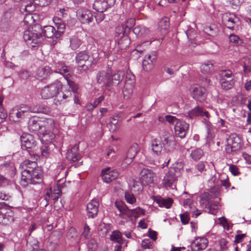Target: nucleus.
Returning <instances> with one entry per match:
<instances>
[{
  "mask_svg": "<svg viewBox=\"0 0 251 251\" xmlns=\"http://www.w3.org/2000/svg\"><path fill=\"white\" fill-rule=\"evenodd\" d=\"M135 81L134 75L130 72H127L126 75L125 84L123 89L125 98L128 99L132 94Z\"/></svg>",
  "mask_w": 251,
  "mask_h": 251,
  "instance_id": "obj_10",
  "label": "nucleus"
},
{
  "mask_svg": "<svg viewBox=\"0 0 251 251\" xmlns=\"http://www.w3.org/2000/svg\"><path fill=\"white\" fill-rule=\"evenodd\" d=\"M99 202L98 200H91L87 205V213L89 218H94L98 212Z\"/></svg>",
  "mask_w": 251,
  "mask_h": 251,
  "instance_id": "obj_22",
  "label": "nucleus"
},
{
  "mask_svg": "<svg viewBox=\"0 0 251 251\" xmlns=\"http://www.w3.org/2000/svg\"><path fill=\"white\" fill-rule=\"evenodd\" d=\"M62 87L61 82L56 80L42 88L41 96L46 100L54 98L53 103L56 106L61 104L63 101H69L73 97L72 94L69 90L64 91L62 94H60Z\"/></svg>",
  "mask_w": 251,
  "mask_h": 251,
  "instance_id": "obj_2",
  "label": "nucleus"
},
{
  "mask_svg": "<svg viewBox=\"0 0 251 251\" xmlns=\"http://www.w3.org/2000/svg\"><path fill=\"white\" fill-rule=\"evenodd\" d=\"M201 70L203 74H209L213 70V64L210 61L203 63L201 66Z\"/></svg>",
  "mask_w": 251,
  "mask_h": 251,
  "instance_id": "obj_42",
  "label": "nucleus"
},
{
  "mask_svg": "<svg viewBox=\"0 0 251 251\" xmlns=\"http://www.w3.org/2000/svg\"><path fill=\"white\" fill-rule=\"evenodd\" d=\"M229 38L230 42L235 46H238L241 43V40L235 34H231Z\"/></svg>",
  "mask_w": 251,
  "mask_h": 251,
  "instance_id": "obj_58",
  "label": "nucleus"
},
{
  "mask_svg": "<svg viewBox=\"0 0 251 251\" xmlns=\"http://www.w3.org/2000/svg\"><path fill=\"white\" fill-rule=\"evenodd\" d=\"M30 113H31L30 106L22 105L11 109L9 113V119L14 122H18L28 116Z\"/></svg>",
  "mask_w": 251,
  "mask_h": 251,
  "instance_id": "obj_6",
  "label": "nucleus"
},
{
  "mask_svg": "<svg viewBox=\"0 0 251 251\" xmlns=\"http://www.w3.org/2000/svg\"><path fill=\"white\" fill-rule=\"evenodd\" d=\"M238 17L234 14L230 13H225L222 15V21L227 28L230 29H233L235 25L238 22Z\"/></svg>",
  "mask_w": 251,
  "mask_h": 251,
  "instance_id": "obj_14",
  "label": "nucleus"
},
{
  "mask_svg": "<svg viewBox=\"0 0 251 251\" xmlns=\"http://www.w3.org/2000/svg\"><path fill=\"white\" fill-rule=\"evenodd\" d=\"M134 25V19H128L125 25L123 24L117 26L115 28V36H123L126 32V28L130 29Z\"/></svg>",
  "mask_w": 251,
  "mask_h": 251,
  "instance_id": "obj_23",
  "label": "nucleus"
},
{
  "mask_svg": "<svg viewBox=\"0 0 251 251\" xmlns=\"http://www.w3.org/2000/svg\"><path fill=\"white\" fill-rule=\"evenodd\" d=\"M23 38L27 44L31 45L32 47H35L36 45H38L42 41L41 37L37 33L31 31L30 27H28L27 29L25 31Z\"/></svg>",
  "mask_w": 251,
  "mask_h": 251,
  "instance_id": "obj_11",
  "label": "nucleus"
},
{
  "mask_svg": "<svg viewBox=\"0 0 251 251\" xmlns=\"http://www.w3.org/2000/svg\"><path fill=\"white\" fill-rule=\"evenodd\" d=\"M81 237L85 239H89L91 237L90 228L86 224L84 227V231L81 234Z\"/></svg>",
  "mask_w": 251,
  "mask_h": 251,
  "instance_id": "obj_60",
  "label": "nucleus"
},
{
  "mask_svg": "<svg viewBox=\"0 0 251 251\" xmlns=\"http://www.w3.org/2000/svg\"><path fill=\"white\" fill-rule=\"evenodd\" d=\"M205 164V163L204 162H199L195 166L196 170L200 173H202L204 171H206Z\"/></svg>",
  "mask_w": 251,
  "mask_h": 251,
  "instance_id": "obj_62",
  "label": "nucleus"
},
{
  "mask_svg": "<svg viewBox=\"0 0 251 251\" xmlns=\"http://www.w3.org/2000/svg\"><path fill=\"white\" fill-rule=\"evenodd\" d=\"M156 59L155 52H152L151 54L147 56L143 61V69L147 72L151 71L153 68V63Z\"/></svg>",
  "mask_w": 251,
  "mask_h": 251,
  "instance_id": "obj_24",
  "label": "nucleus"
},
{
  "mask_svg": "<svg viewBox=\"0 0 251 251\" xmlns=\"http://www.w3.org/2000/svg\"><path fill=\"white\" fill-rule=\"evenodd\" d=\"M178 170L175 167L171 168L162 180V186L167 189H176Z\"/></svg>",
  "mask_w": 251,
  "mask_h": 251,
  "instance_id": "obj_5",
  "label": "nucleus"
},
{
  "mask_svg": "<svg viewBox=\"0 0 251 251\" xmlns=\"http://www.w3.org/2000/svg\"><path fill=\"white\" fill-rule=\"evenodd\" d=\"M118 123V122L116 119L114 118H112L109 122L110 130L112 132L116 131L119 127Z\"/></svg>",
  "mask_w": 251,
  "mask_h": 251,
  "instance_id": "obj_57",
  "label": "nucleus"
},
{
  "mask_svg": "<svg viewBox=\"0 0 251 251\" xmlns=\"http://www.w3.org/2000/svg\"><path fill=\"white\" fill-rule=\"evenodd\" d=\"M101 176L102 180L108 183L118 178L119 173L116 170L110 171V167H106L101 170Z\"/></svg>",
  "mask_w": 251,
  "mask_h": 251,
  "instance_id": "obj_15",
  "label": "nucleus"
},
{
  "mask_svg": "<svg viewBox=\"0 0 251 251\" xmlns=\"http://www.w3.org/2000/svg\"><path fill=\"white\" fill-rule=\"evenodd\" d=\"M52 71L49 66H45L39 68L36 73V78L40 80L48 79L52 74Z\"/></svg>",
  "mask_w": 251,
  "mask_h": 251,
  "instance_id": "obj_25",
  "label": "nucleus"
},
{
  "mask_svg": "<svg viewBox=\"0 0 251 251\" xmlns=\"http://www.w3.org/2000/svg\"><path fill=\"white\" fill-rule=\"evenodd\" d=\"M138 152V145L137 144L132 146L128 150L124 162L127 164L131 163Z\"/></svg>",
  "mask_w": 251,
  "mask_h": 251,
  "instance_id": "obj_29",
  "label": "nucleus"
},
{
  "mask_svg": "<svg viewBox=\"0 0 251 251\" xmlns=\"http://www.w3.org/2000/svg\"><path fill=\"white\" fill-rule=\"evenodd\" d=\"M70 46L73 50H75L78 48L82 43L81 40L75 36H73L70 38Z\"/></svg>",
  "mask_w": 251,
  "mask_h": 251,
  "instance_id": "obj_43",
  "label": "nucleus"
},
{
  "mask_svg": "<svg viewBox=\"0 0 251 251\" xmlns=\"http://www.w3.org/2000/svg\"><path fill=\"white\" fill-rule=\"evenodd\" d=\"M125 75L124 72L119 70L113 73L111 69L108 68L99 71L96 77L97 82L105 88L118 85L122 81Z\"/></svg>",
  "mask_w": 251,
  "mask_h": 251,
  "instance_id": "obj_3",
  "label": "nucleus"
},
{
  "mask_svg": "<svg viewBox=\"0 0 251 251\" xmlns=\"http://www.w3.org/2000/svg\"><path fill=\"white\" fill-rule=\"evenodd\" d=\"M140 176L141 181L146 185L154 183L157 179L156 173L151 168L142 169L140 173Z\"/></svg>",
  "mask_w": 251,
  "mask_h": 251,
  "instance_id": "obj_9",
  "label": "nucleus"
},
{
  "mask_svg": "<svg viewBox=\"0 0 251 251\" xmlns=\"http://www.w3.org/2000/svg\"><path fill=\"white\" fill-rule=\"evenodd\" d=\"M89 56L86 51H80L75 56L78 67L84 71H88L91 66L92 61L89 60Z\"/></svg>",
  "mask_w": 251,
  "mask_h": 251,
  "instance_id": "obj_8",
  "label": "nucleus"
},
{
  "mask_svg": "<svg viewBox=\"0 0 251 251\" xmlns=\"http://www.w3.org/2000/svg\"><path fill=\"white\" fill-rule=\"evenodd\" d=\"M203 151L201 149H197L192 151L190 156L192 159L195 161L200 160L203 155Z\"/></svg>",
  "mask_w": 251,
  "mask_h": 251,
  "instance_id": "obj_46",
  "label": "nucleus"
},
{
  "mask_svg": "<svg viewBox=\"0 0 251 251\" xmlns=\"http://www.w3.org/2000/svg\"><path fill=\"white\" fill-rule=\"evenodd\" d=\"M208 241L205 237H197L192 243L191 247L193 251H199L206 249Z\"/></svg>",
  "mask_w": 251,
  "mask_h": 251,
  "instance_id": "obj_18",
  "label": "nucleus"
},
{
  "mask_svg": "<svg viewBox=\"0 0 251 251\" xmlns=\"http://www.w3.org/2000/svg\"><path fill=\"white\" fill-rule=\"evenodd\" d=\"M189 125L184 121L180 120L175 126V132L176 136L184 138L188 132Z\"/></svg>",
  "mask_w": 251,
  "mask_h": 251,
  "instance_id": "obj_16",
  "label": "nucleus"
},
{
  "mask_svg": "<svg viewBox=\"0 0 251 251\" xmlns=\"http://www.w3.org/2000/svg\"><path fill=\"white\" fill-rule=\"evenodd\" d=\"M35 4L40 6H45L48 5L50 0H33Z\"/></svg>",
  "mask_w": 251,
  "mask_h": 251,
  "instance_id": "obj_64",
  "label": "nucleus"
},
{
  "mask_svg": "<svg viewBox=\"0 0 251 251\" xmlns=\"http://www.w3.org/2000/svg\"><path fill=\"white\" fill-rule=\"evenodd\" d=\"M220 82L222 87L225 90L231 89L234 85V78L220 79Z\"/></svg>",
  "mask_w": 251,
  "mask_h": 251,
  "instance_id": "obj_40",
  "label": "nucleus"
},
{
  "mask_svg": "<svg viewBox=\"0 0 251 251\" xmlns=\"http://www.w3.org/2000/svg\"><path fill=\"white\" fill-rule=\"evenodd\" d=\"M141 246L143 249H151L152 248V243L149 239H145L142 241Z\"/></svg>",
  "mask_w": 251,
  "mask_h": 251,
  "instance_id": "obj_54",
  "label": "nucleus"
},
{
  "mask_svg": "<svg viewBox=\"0 0 251 251\" xmlns=\"http://www.w3.org/2000/svg\"><path fill=\"white\" fill-rule=\"evenodd\" d=\"M13 217L9 215L6 210L4 208L0 209V223L2 225H8L9 223L13 222Z\"/></svg>",
  "mask_w": 251,
  "mask_h": 251,
  "instance_id": "obj_33",
  "label": "nucleus"
},
{
  "mask_svg": "<svg viewBox=\"0 0 251 251\" xmlns=\"http://www.w3.org/2000/svg\"><path fill=\"white\" fill-rule=\"evenodd\" d=\"M115 206L119 212V216L122 219H127L129 218V209L122 201H116L115 202Z\"/></svg>",
  "mask_w": 251,
  "mask_h": 251,
  "instance_id": "obj_20",
  "label": "nucleus"
},
{
  "mask_svg": "<svg viewBox=\"0 0 251 251\" xmlns=\"http://www.w3.org/2000/svg\"><path fill=\"white\" fill-rule=\"evenodd\" d=\"M34 5L31 3H29L26 5H22L20 9L22 12H27V13H31L34 11Z\"/></svg>",
  "mask_w": 251,
  "mask_h": 251,
  "instance_id": "obj_53",
  "label": "nucleus"
},
{
  "mask_svg": "<svg viewBox=\"0 0 251 251\" xmlns=\"http://www.w3.org/2000/svg\"><path fill=\"white\" fill-rule=\"evenodd\" d=\"M170 28V20L167 17L162 18L158 24V28L160 33L166 35L168 33Z\"/></svg>",
  "mask_w": 251,
  "mask_h": 251,
  "instance_id": "obj_28",
  "label": "nucleus"
},
{
  "mask_svg": "<svg viewBox=\"0 0 251 251\" xmlns=\"http://www.w3.org/2000/svg\"><path fill=\"white\" fill-rule=\"evenodd\" d=\"M125 198L126 202L129 204H133L136 202V199L131 192L126 191L125 192Z\"/></svg>",
  "mask_w": 251,
  "mask_h": 251,
  "instance_id": "obj_47",
  "label": "nucleus"
},
{
  "mask_svg": "<svg viewBox=\"0 0 251 251\" xmlns=\"http://www.w3.org/2000/svg\"><path fill=\"white\" fill-rule=\"evenodd\" d=\"M35 22V20L33 18V16L31 14V13H27L25 14L23 22L25 25L27 26H29Z\"/></svg>",
  "mask_w": 251,
  "mask_h": 251,
  "instance_id": "obj_50",
  "label": "nucleus"
},
{
  "mask_svg": "<svg viewBox=\"0 0 251 251\" xmlns=\"http://www.w3.org/2000/svg\"><path fill=\"white\" fill-rule=\"evenodd\" d=\"M78 147L75 146L70 150L68 151L66 154V158L68 160L75 162L79 160L80 155L78 153Z\"/></svg>",
  "mask_w": 251,
  "mask_h": 251,
  "instance_id": "obj_32",
  "label": "nucleus"
},
{
  "mask_svg": "<svg viewBox=\"0 0 251 251\" xmlns=\"http://www.w3.org/2000/svg\"><path fill=\"white\" fill-rule=\"evenodd\" d=\"M67 238L72 242L78 243L79 242L80 238L78 236L76 230L73 227H71L67 235Z\"/></svg>",
  "mask_w": 251,
  "mask_h": 251,
  "instance_id": "obj_37",
  "label": "nucleus"
},
{
  "mask_svg": "<svg viewBox=\"0 0 251 251\" xmlns=\"http://www.w3.org/2000/svg\"><path fill=\"white\" fill-rule=\"evenodd\" d=\"M142 211V209L139 207L132 209H129L130 212L129 213V218H131L132 217H134L135 218L138 217Z\"/></svg>",
  "mask_w": 251,
  "mask_h": 251,
  "instance_id": "obj_56",
  "label": "nucleus"
},
{
  "mask_svg": "<svg viewBox=\"0 0 251 251\" xmlns=\"http://www.w3.org/2000/svg\"><path fill=\"white\" fill-rule=\"evenodd\" d=\"M51 188H50L49 190L47 192L46 195L45 196V199L46 201H48L50 198V195L51 194V198H53V200L58 199V197L60 195V190H58L56 194L57 195V196H53V194H51Z\"/></svg>",
  "mask_w": 251,
  "mask_h": 251,
  "instance_id": "obj_59",
  "label": "nucleus"
},
{
  "mask_svg": "<svg viewBox=\"0 0 251 251\" xmlns=\"http://www.w3.org/2000/svg\"><path fill=\"white\" fill-rule=\"evenodd\" d=\"M110 240L118 244H123L124 239L122 238V233L118 230H114L110 235Z\"/></svg>",
  "mask_w": 251,
  "mask_h": 251,
  "instance_id": "obj_39",
  "label": "nucleus"
},
{
  "mask_svg": "<svg viewBox=\"0 0 251 251\" xmlns=\"http://www.w3.org/2000/svg\"><path fill=\"white\" fill-rule=\"evenodd\" d=\"M21 141L23 150L30 149L36 145L32 135L29 134H23L21 136Z\"/></svg>",
  "mask_w": 251,
  "mask_h": 251,
  "instance_id": "obj_21",
  "label": "nucleus"
},
{
  "mask_svg": "<svg viewBox=\"0 0 251 251\" xmlns=\"http://www.w3.org/2000/svg\"><path fill=\"white\" fill-rule=\"evenodd\" d=\"M242 147V139L240 136L236 134H231L227 140V145L226 151L230 153L239 150Z\"/></svg>",
  "mask_w": 251,
  "mask_h": 251,
  "instance_id": "obj_7",
  "label": "nucleus"
},
{
  "mask_svg": "<svg viewBox=\"0 0 251 251\" xmlns=\"http://www.w3.org/2000/svg\"><path fill=\"white\" fill-rule=\"evenodd\" d=\"M55 29L51 25L44 26L41 28V31L40 32V37L42 40V37L46 38H51L53 37H55Z\"/></svg>",
  "mask_w": 251,
  "mask_h": 251,
  "instance_id": "obj_27",
  "label": "nucleus"
},
{
  "mask_svg": "<svg viewBox=\"0 0 251 251\" xmlns=\"http://www.w3.org/2000/svg\"><path fill=\"white\" fill-rule=\"evenodd\" d=\"M158 203L160 207H164L166 208H169L172 205L173 200L171 198L162 199L159 201Z\"/></svg>",
  "mask_w": 251,
  "mask_h": 251,
  "instance_id": "obj_49",
  "label": "nucleus"
},
{
  "mask_svg": "<svg viewBox=\"0 0 251 251\" xmlns=\"http://www.w3.org/2000/svg\"><path fill=\"white\" fill-rule=\"evenodd\" d=\"M11 14L10 13L6 12L4 13V16L2 18L1 23L0 24L1 29L4 31H6L11 26Z\"/></svg>",
  "mask_w": 251,
  "mask_h": 251,
  "instance_id": "obj_35",
  "label": "nucleus"
},
{
  "mask_svg": "<svg viewBox=\"0 0 251 251\" xmlns=\"http://www.w3.org/2000/svg\"><path fill=\"white\" fill-rule=\"evenodd\" d=\"M128 186L131 192L139 194L143 190V186L141 183L134 179H129Z\"/></svg>",
  "mask_w": 251,
  "mask_h": 251,
  "instance_id": "obj_34",
  "label": "nucleus"
},
{
  "mask_svg": "<svg viewBox=\"0 0 251 251\" xmlns=\"http://www.w3.org/2000/svg\"><path fill=\"white\" fill-rule=\"evenodd\" d=\"M151 149L153 155H159L162 150V145L160 141L155 139L151 141Z\"/></svg>",
  "mask_w": 251,
  "mask_h": 251,
  "instance_id": "obj_36",
  "label": "nucleus"
},
{
  "mask_svg": "<svg viewBox=\"0 0 251 251\" xmlns=\"http://www.w3.org/2000/svg\"><path fill=\"white\" fill-rule=\"evenodd\" d=\"M192 97L197 101H203L206 97L205 89L198 85H193L190 88Z\"/></svg>",
  "mask_w": 251,
  "mask_h": 251,
  "instance_id": "obj_12",
  "label": "nucleus"
},
{
  "mask_svg": "<svg viewBox=\"0 0 251 251\" xmlns=\"http://www.w3.org/2000/svg\"><path fill=\"white\" fill-rule=\"evenodd\" d=\"M110 6H111L107 3V1L104 0H95L93 5V8L100 13L103 12Z\"/></svg>",
  "mask_w": 251,
  "mask_h": 251,
  "instance_id": "obj_30",
  "label": "nucleus"
},
{
  "mask_svg": "<svg viewBox=\"0 0 251 251\" xmlns=\"http://www.w3.org/2000/svg\"><path fill=\"white\" fill-rule=\"evenodd\" d=\"M160 138V142L163 146L164 150L170 151L175 148L176 145L175 137L170 133L164 132Z\"/></svg>",
  "mask_w": 251,
  "mask_h": 251,
  "instance_id": "obj_13",
  "label": "nucleus"
},
{
  "mask_svg": "<svg viewBox=\"0 0 251 251\" xmlns=\"http://www.w3.org/2000/svg\"><path fill=\"white\" fill-rule=\"evenodd\" d=\"M202 121L205 124L206 126L207 130V138L212 139L213 137L212 133L213 126L211 125L209 121L206 119H203Z\"/></svg>",
  "mask_w": 251,
  "mask_h": 251,
  "instance_id": "obj_52",
  "label": "nucleus"
},
{
  "mask_svg": "<svg viewBox=\"0 0 251 251\" xmlns=\"http://www.w3.org/2000/svg\"><path fill=\"white\" fill-rule=\"evenodd\" d=\"M57 30H55V38H59L61 34L64 33L65 29V25L63 22L60 23L56 25Z\"/></svg>",
  "mask_w": 251,
  "mask_h": 251,
  "instance_id": "obj_48",
  "label": "nucleus"
},
{
  "mask_svg": "<svg viewBox=\"0 0 251 251\" xmlns=\"http://www.w3.org/2000/svg\"><path fill=\"white\" fill-rule=\"evenodd\" d=\"M54 72L62 75L65 79L69 78L71 75V70L62 62H58L54 64Z\"/></svg>",
  "mask_w": 251,
  "mask_h": 251,
  "instance_id": "obj_19",
  "label": "nucleus"
},
{
  "mask_svg": "<svg viewBox=\"0 0 251 251\" xmlns=\"http://www.w3.org/2000/svg\"><path fill=\"white\" fill-rule=\"evenodd\" d=\"M184 206H188L190 208V212L192 214V216L195 218L197 217L201 214L200 210L196 209L195 211V207L192 203V201L190 199H186L183 202Z\"/></svg>",
  "mask_w": 251,
  "mask_h": 251,
  "instance_id": "obj_38",
  "label": "nucleus"
},
{
  "mask_svg": "<svg viewBox=\"0 0 251 251\" xmlns=\"http://www.w3.org/2000/svg\"><path fill=\"white\" fill-rule=\"evenodd\" d=\"M148 28L144 26H137L133 29V32L138 36H143L149 33Z\"/></svg>",
  "mask_w": 251,
  "mask_h": 251,
  "instance_id": "obj_44",
  "label": "nucleus"
},
{
  "mask_svg": "<svg viewBox=\"0 0 251 251\" xmlns=\"http://www.w3.org/2000/svg\"><path fill=\"white\" fill-rule=\"evenodd\" d=\"M21 173L20 184L26 186L28 184L40 183L43 179V171L35 161H24L20 166Z\"/></svg>",
  "mask_w": 251,
  "mask_h": 251,
  "instance_id": "obj_1",
  "label": "nucleus"
},
{
  "mask_svg": "<svg viewBox=\"0 0 251 251\" xmlns=\"http://www.w3.org/2000/svg\"><path fill=\"white\" fill-rule=\"evenodd\" d=\"M76 15L82 24H89L94 20L93 15L89 10H78L76 12Z\"/></svg>",
  "mask_w": 251,
  "mask_h": 251,
  "instance_id": "obj_17",
  "label": "nucleus"
},
{
  "mask_svg": "<svg viewBox=\"0 0 251 251\" xmlns=\"http://www.w3.org/2000/svg\"><path fill=\"white\" fill-rule=\"evenodd\" d=\"M41 119L37 118L31 119L30 120L28 124V128L30 131L33 132L39 131L41 134ZM42 135H40V137Z\"/></svg>",
  "mask_w": 251,
  "mask_h": 251,
  "instance_id": "obj_31",
  "label": "nucleus"
},
{
  "mask_svg": "<svg viewBox=\"0 0 251 251\" xmlns=\"http://www.w3.org/2000/svg\"><path fill=\"white\" fill-rule=\"evenodd\" d=\"M206 210H208V213L216 215L219 208V203L218 202H214L213 203H208L206 205Z\"/></svg>",
  "mask_w": 251,
  "mask_h": 251,
  "instance_id": "obj_45",
  "label": "nucleus"
},
{
  "mask_svg": "<svg viewBox=\"0 0 251 251\" xmlns=\"http://www.w3.org/2000/svg\"><path fill=\"white\" fill-rule=\"evenodd\" d=\"M31 113H42L47 114L50 112V108L46 105L30 106Z\"/></svg>",
  "mask_w": 251,
  "mask_h": 251,
  "instance_id": "obj_41",
  "label": "nucleus"
},
{
  "mask_svg": "<svg viewBox=\"0 0 251 251\" xmlns=\"http://www.w3.org/2000/svg\"><path fill=\"white\" fill-rule=\"evenodd\" d=\"M165 119L169 124L172 125H176V123H178L180 120L177 118L176 116L168 115L165 116Z\"/></svg>",
  "mask_w": 251,
  "mask_h": 251,
  "instance_id": "obj_55",
  "label": "nucleus"
},
{
  "mask_svg": "<svg viewBox=\"0 0 251 251\" xmlns=\"http://www.w3.org/2000/svg\"><path fill=\"white\" fill-rule=\"evenodd\" d=\"M66 79L67 80L68 84L69 86V87L71 89L72 92L74 94L76 93L78 89L77 85L73 81L69 80L68 78Z\"/></svg>",
  "mask_w": 251,
  "mask_h": 251,
  "instance_id": "obj_63",
  "label": "nucleus"
},
{
  "mask_svg": "<svg viewBox=\"0 0 251 251\" xmlns=\"http://www.w3.org/2000/svg\"><path fill=\"white\" fill-rule=\"evenodd\" d=\"M220 79L234 78V76L230 70H222L219 73Z\"/></svg>",
  "mask_w": 251,
  "mask_h": 251,
  "instance_id": "obj_51",
  "label": "nucleus"
},
{
  "mask_svg": "<svg viewBox=\"0 0 251 251\" xmlns=\"http://www.w3.org/2000/svg\"><path fill=\"white\" fill-rule=\"evenodd\" d=\"M189 117L192 119L199 116L204 117L207 118L210 117V115L208 111L204 110L203 109L199 106H196L188 112Z\"/></svg>",
  "mask_w": 251,
  "mask_h": 251,
  "instance_id": "obj_26",
  "label": "nucleus"
},
{
  "mask_svg": "<svg viewBox=\"0 0 251 251\" xmlns=\"http://www.w3.org/2000/svg\"><path fill=\"white\" fill-rule=\"evenodd\" d=\"M41 132L40 140L42 143L47 144L53 142L55 137L54 121L52 118L41 119Z\"/></svg>",
  "mask_w": 251,
  "mask_h": 251,
  "instance_id": "obj_4",
  "label": "nucleus"
},
{
  "mask_svg": "<svg viewBox=\"0 0 251 251\" xmlns=\"http://www.w3.org/2000/svg\"><path fill=\"white\" fill-rule=\"evenodd\" d=\"M204 32L211 36H214L217 34V30L212 28V26H208L204 28Z\"/></svg>",
  "mask_w": 251,
  "mask_h": 251,
  "instance_id": "obj_61",
  "label": "nucleus"
}]
</instances>
